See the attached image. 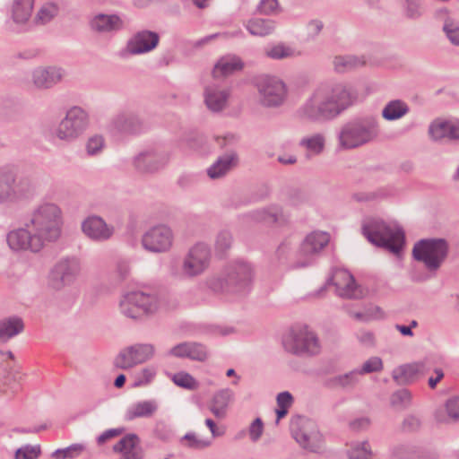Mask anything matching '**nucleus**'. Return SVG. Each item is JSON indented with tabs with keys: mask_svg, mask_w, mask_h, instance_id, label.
Masks as SVG:
<instances>
[{
	"mask_svg": "<svg viewBox=\"0 0 459 459\" xmlns=\"http://www.w3.org/2000/svg\"><path fill=\"white\" fill-rule=\"evenodd\" d=\"M357 98V92L345 84L322 85L299 108L297 116L313 123L331 121L351 107Z\"/></svg>",
	"mask_w": 459,
	"mask_h": 459,
	"instance_id": "1",
	"label": "nucleus"
},
{
	"mask_svg": "<svg viewBox=\"0 0 459 459\" xmlns=\"http://www.w3.org/2000/svg\"><path fill=\"white\" fill-rule=\"evenodd\" d=\"M24 226L30 228L44 246L45 242H55L61 235L62 211L55 204H42L33 210Z\"/></svg>",
	"mask_w": 459,
	"mask_h": 459,
	"instance_id": "2",
	"label": "nucleus"
},
{
	"mask_svg": "<svg viewBox=\"0 0 459 459\" xmlns=\"http://www.w3.org/2000/svg\"><path fill=\"white\" fill-rule=\"evenodd\" d=\"M253 270L249 264H229L221 276L211 278L209 288L216 293H247L251 289Z\"/></svg>",
	"mask_w": 459,
	"mask_h": 459,
	"instance_id": "3",
	"label": "nucleus"
},
{
	"mask_svg": "<svg viewBox=\"0 0 459 459\" xmlns=\"http://www.w3.org/2000/svg\"><path fill=\"white\" fill-rule=\"evenodd\" d=\"M379 134L377 119L372 116L355 117L345 123L338 134L342 148L355 149L372 142Z\"/></svg>",
	"mask_w": 459,
	"mask_h": 459,
	"instance_id": "4",
	"label": "nucleus"
},
{
	"mask_svg": "<svg viewBox=\"0 0 459 459\" xmlns=\"http://www.w3.org/2000/svg\"><path fill=\"white\" fill-rule=\"evenodd\" d=\"M362 235L372 245L399 255L405 246V233L402 228L393 230L382 220H371L361 228Z\"/></svg>",
	"mask_w": 459,
	"mask_h": 459,
	"instance_id": "5",
	"label": "nucleus"
},
{
	"mask_svg": "<svg viewBox=\"0 0 459 459\" xmlns=\"http://www.w3.org/2000/svg\"><path fill=\"white\" fill-rule=\"evenodd\" d=\"M36 186L29 177H17L8 168H0V204H16L31 199Z\"/></svg>",
	"mask_w": 459,
	"mask_h": 459,
	"instance_id": "6",
	"label": "nucleus"
},
{
	"mask_svg": "<svg viewBox=\"0 0 459 459\" xmlns=\"http://www.w3.org/2000/svg\"><path fill=\"white\" fill-rule=\"evenodd\" d=\"M449 254V244L442 238H421L417 241L411 251L412 258L423 263L430 273H436Z\"/></svg>",
	"mask_w": 459,
	"mask_h": 459,
	"instance_id": "7",
	"label": "nucleus"
},
{
	"mask_svg": "<svg viewBox=\"0 0 459 459\" xmlns=\"http://www.w3.org/2000/svg\"><path fill=\"white\" fill-rule=\"evenodd\" d=\"M282 345L286 351L299 357H313L321 351L317 335L307 325L292 326L282 336Z\"/></svg>",
	"mask_w": 459,
	"mask_h": 459,
	"instance_id": "8",
	"label": "nucleus"
},
{
	"mask_svg": "<svg viewBox=\"0 0 459 459\" xmlns=\"http://www.w3.org/2000/svg\"><path fill=\"white\" fill-rule=\"evenodd\" d=\"M121 313L128 318L143 319L154 314L158 309L155 295L134 290L126 293L120 300Z\"/></svg>",
	"mask_w": 459,
	"mask_h": 459,
	"instance_id": "9",
	"label": "nucleus"
},
{
	"mask_svg": "<svg viewBox=\"0 0 459 459\" xmlns=\"http://www.w3.org/2000/svg\"><path fill=\"white\" fill-rule=\"evenodd\" d=\"M88 125L89 117L86 111L78 106H74L59 123L56 135L58 139L70 143L82 134Z\"/></svg>",
	"mask_w": 459,
	"mask_h": 459,
	"instance_id": "10",
	"label": "nucleus"
},
{
	"mask_svg": "<svg viewBox=\"0 0 459 459\" xmlns=\"http://www.w3.org/2000/svg\"><path fill=\"white\" fill-rule=\"evenodd\" d=\"M255 85L260 94V101L265 107H278L285 98V84L279 79L269 75L255 78Z\"/></svg>",
	"mask_w": 459,
	"mask_h": 459,
	"instance_id": "11",
	"label": "nucleus"
},
{
	"mask_svg": "<svg viewBox=\"0 0 459 459\" xmlns=\"http://www.w3.org/2000/svg\"><path fill=\"white\" fill-rule=\"evenodd\" d=\"M81 271L79 260L65 257L59 260L51 269L48 275L49 285L59 290L74 282Z\"/></svg>",
	"mask_w": 459,
	"mask_h": 459,
	"instance_id": "12",
	"label": "nucleus"
},
{
	"mask_svg": "<svg viewBox=\"0 0 459 459\" xmlns=\"http://www.w3.org/2000/svg\"><path fill=\"white\" fill-rule=\"evenodd\" d=\"M169 154L160 147L151 148L140 152L134 158L135 170L141 174H152L165 168Z\"/></svg>",
	"mask_w": 459,
	"mask_h": 459,
	"instance_id": "13",
	"label": "nucleus"
},
{
	"mask_svg": "<svg viewBox=\"0 0 459 459\" xmlns=\"http://www.w3.org/2000/svg\"><path fill=\"white\" fill-rule=\"evenodd\" d=\"M154 354L152 344L137 343L121 351L114 360V365L122 369H128L137 364L150 359Z\"/></svg>",
	"mask_w": 459,
	"mask_h": 459,
	"instance_id": "14",
	"label": "nucleus"
},
{
	"mask_svg": "<svg viewBox=\"0 0 459 459\" xmlns=\"http://www.w3.org/2000/svg\"><path fill=\"white\" fill-rule=\"evenodd\" d=\"M9 247L13 251H30L39 253L43 247L41 240L33 233L30 228L24 225L22 228L11 230L6 236Z\"/></svg>",
	"mask_w": 459,
	"mask_h": 459,
	"instance_id": "15",
	"label": "nucleus"
},
{
	"mask_svg": "<svg viewBox=\"0 0 459 459\" xmlns=\"http://www.w3.org/2000/svg\"><path fill=\"white\" fill-rule=\"evenodd\" d=\"M172 238V231L167 226H154L143 234L142 244L146 250L161 253L169 249Z\"/></svg>",
	"mask_w": 459,
	"mask_h": 459,
	"instance_id": "16",
	"label": "nucleus"
},
{
	"mask_svg": "<svg viewBox=\"0 0 459 459\" xmlns=\"http://www.w3.org/2000/svg\"><path fill=\"white\" fill-rule=\"evenodd\" d=\"M210 249L205 244H196L185 258L183 272L188 276H196L202 273L208 266Z\"/></svg>",
	"mask_w": 459,
	"mask_h": 459,
	"instance_id": "17",
	"label": "nucleus"
},
{
	"mask_svg": "<svg viewBox=\"0 0 459 459\" xmlns=\"http://www.w3.org/2000/svg\"><path fill=\"white\" fill-rule=\"evenodd\" d=\"M82 230L90 239L96 242L108 240L114 234V227L107 224L103 218L98 215L88 216L82 222Z\"/></svg>",
	"mask_w": 459,
	"mask_h": 459,
	"instance_id": "18",
	"label": "nucleus"
},
{
	"mask_svg": "<svg viewBox=\"0 0 459 459\" xmlns=\"http://www.w3.org/2000/svg\"><path fill=\"white\" fill-rule=\"evenodd\" d=\"M160 42V35L152 30H143L136 32L126 44V50L131 55H141L153 50Z\"/></svg>",
	"mask_w": 459,
	"mask_h": 459,
	"instance_id": "19",
	"label": "nucleus"
},
{
	"mask_svg": "<svg viewBox=\"0 0 459 459\" xmlns=\"http://www.w3.org/2000/svg\"><path fill=\"white\" fill-rule=\"evenodd\" d=\"M429 372L424 361H417L399 366L392 372L393 379L402 385H411Z\"/></svg>",
	"mask_w": 459,
	"mask_h": 459,
	"instance_id": "20",
	"label": "nucleus"
},
{
	"mask_svg": "<svg viewBox=\"0 0 459 459\" xmlns=\"http://www.w3.org/2000/svg\"><path fill=\"white\" fill-rule=\"evenodd\" d=\"M311 422L300 415L293 416L290 422V430L292 437L305 449L311 452H317L318 445L310 443V436L307 432V427Z\"/></svg>",
	"mask_w": 459,
	"mask_h": 459,
	"instance_id": "21",
	"label": "nucleus"
},
{
	"mask_svg": "<svg viewBox=\"0 0 459 459\" xmlns=\"http://www.w3.org/2000/svg\"><path fill=\"white\" fill-rule=\"evenodd\" d=\"M140 443L136 434H126L113 446V451L121 454L119 459H143V451Z\"/></svg>",
	"mask_w": 459,
	"mask_h": 459,
	"instance_id": "22",
	"label": "nucleus"
},
{
	"mask_svg": "<svg viewBox=\"0 0 459 459\" xmlns=\"http://www.w3.org/2000/svg\"><path fill=\"white\" fill-rule=\"evenodd\" d=\"M109 127L120 134H137L142 132L143 124L134 114L122 112L111 119Z\"/></svg>",
	"mask_w": 459,
	"mask_h": 459,
	"instance_id": "23",
	"label": "nucleus"
},
{
	"mask_svg": "<svg viewBox=\"0 0 459 459\" xmlns=\"http://www.w3.org/2000/svg\"><path fill=\"white\" fill-rule=\"evenodd\" d=\"M90 28L98 33H109L124 29L125 23L117 14L98 13L90 21Z\"/></svg>",
	"mask_w": 459,
	"mask_h": 459,
	"instance_id": "24",
	"label": "nucleus"
},
{
	"mask_svg": "<svg viewBox=\"0 0 459 459\" xmlns=\"http://www.w3.org/2000/svg\"><path fill=\"white\" fill-rule=\"evenodd\" d=\"M245 66L242 59L236 55H226L221 56L213 67L214 77H227L243 70Z\"/></svg>",
	"mask_w": 459,
	"mask_h": 459,
	"instance_id": "25",
	"label": "nucleus"
},
{
	"mask_svg": "<svg viewBox=\"0 0 459 459\" xmlns=\"http://www.w3.org/2000/svg\"><path fill=\"white\" fill-rule=\"evenodd\" d=\"M329 242V235L324 232L308 234L299 247L302 255L308 256L320 252Z\"/></svg>",
	"mask_w": 459,
	"mask_h": 459,
	"instance_id": "26",
	"label": "nucleus"
},
{
	"mask_svg": "<svg viewBox=\"0 0 459 459\" xmlns=\"http://www.w3.org/2000/svg\"><path fill=\"white\" fill-rule=\"evenodd\" d=\"M61 79V70L56 67L38 68L33 72V82L38 88H51Z\"/></svg>",
	"mask_w": 459,
	"mask_h": 459,
	"instance_id": "27",
	"label": "nucleus"
},
{
	"mask_svg": "<svg viewBox=\"0 0 459 459\" xmlns=\"http://www.w3.org/2000/svg\"><path fill=\"white\" fill-rule=\"evenodd\" d=\"M23 319L18 316H8L0 320V342H6L24 331Z\"/></svg>",
	"mask_w": 459,
	"mask_h": 459,
	"instance_id": "28",
	"label": "nucleus"
},
{
	"mask_svg": "<svg viewBox=\"0 0 459 459\" xmlns=\"http://www.w3.org/2000/svg\"><path fill=\"white\" fill-rule=\"evenodd\" d=\"M238 163V155L235 152L226 153L218 158V160L207 169V174L211 178H219L224 176Z\"/></svg>",
	"mask_w": 459,
	"mask_h": 459,
	"instance_id": "29",
	"label": "nucleus"
},
{
	"mask_svg": "<svg viewBox=\"0 0 459 459\" xmlns=\"http://www.w3.org/2000/svg\"><path fill=\"white\" fill-rule=\"evenodd\" d=\"M158 410L157 403L153 400L142 401L131 405L126 411L125 419L128 421L136 418H150Z\"/></svg>",
	"mask_w": 459,
	"mask_h": 459,
	"instance_id": "30",
	"label": "nucleus"
},
{
	"mask_svg": "<svg viewBox=\"0 0 459 459\" xmlns=\"http://www.w3.org/2000/svg\"><path fill=\"white\" fill-rule=\"evenodd\" d=\"M232 396L233 392L229 388L214 394L209 409L216 418L222 419L226 416L227 407Z\"/></svg>",
	"mask_w": 459,
	"mask_h": 459,
	"instance_id": "31",
	"label": "nucleus"
},
{
	"mask_svg": "<svg viewBox=\"0 0 459 459\" xmlns=\"http://www.w3.org/2000/svg\"><path fill=\"white\" fill-rule=\"evenodd\" d=\"M435 419L440 423L449 420L459 421V397L449 398L445 403V409H437L435 411Z\"/></svg>",
	"mask_w": 459,
	"mask_h": 459,
	"instance_id": "32",
	"label": "nucleus"
},
{
	"mask_svg": "<svg viewBox=\"0 0 459 459\" xmlns=\"http://www.w3.org/2000/svg\"><path fill=\"white\" fill-rule=\"evenodd\" d=\"M410 111L408 104L402 100H393L385 104L382 109V117L386 121H394L402 118Z\"/></svg>",
	"mask_w": 459,
	"mask_h": 459,
	"instance_id": "33",
	"label": "nucleus"
},
{
	"mask_svg": "<svg viewBox=\"0 0 459 459\" xmlns=\"http://www.w3.org/2000/svg\"><path fill=\"white\" fill-rule=\"evenodd\" d=\"M246 29L253 36L264 37L275 29V22L268 18H252L246 24Z\"/></svg>",
	"mask_w": 459,
	"mask_h": 459,
	"instance_id": "34",
	"label": "nucleus"
},
{
	"mask_svg": "<svg viewBox=\"0 0 459 459\" xmlns=\"http://www.w3.org/2000/svg\"><path fill=\"white\" fill-rule=\"evenodd\" d=\"M258 218L266 223L283 225L289 221V216L283 212L279 205H271L258 212Z\"/></svg>",
	"mask_w": 459,
	"mask_h": 459,
	"instance_id": "35",
	"label": "nucleus"
},
{
	"mask_svg": "<svg viewBox=\"0 0 459 459\" xmlns=\"http://www.w3.org/2000/svg\"><path fill=\"white\" fill-rule=\"evenodd\" d=\"M343 277L347 281L343 287H341L339 283H334L337 288L342 289L341 296L355 299H360L362 297V290L360 287L356 283L353 275L349 273H343ZM333 277H330L326 283L333 284Z\"/></svg>",
	"mask_w": 459,
	"mask_h": 459,
	"instance_id": "36",
	"label": "nucleus"
},
{
	"mask_svg": "<svg viewBox=\"0 0 459 459\" xmlns=\"http://www.w3.org/2000/svg\"><path fill=\"white\" fill-rule=\"evenodd\" d=\"M34 0H14L13 20L15 23H26L31 16Z\"/></svg>",
	"mask_w": 459,
	"mask_h": 459,
	"instance_id": "37",
	"label": "nucleus"
},
{
	"mask_svg": "<svg viewBox=\"0 0 459 459\" xmlns=\"http://www.w3.org/2000/svg\"><path fill=\"white\" fill-rule=\"evenodd\" d=\"M333 64L338 73H344L363 66L366 61L363 57H358L356 56H335Z\"/></svg>",
	"mask_w": 459,
	"mask_h": 459,
	"instance_id": "38",
	"label": "nucleus"
},
{
	"mask_svg": "<svg viewBox=\"0 0 459 459\" xmlns=\"http://www.w3.org/2000/svg\"><path fill=\"white\" fill-rule=\"evenodd\" d=\"M228 93L225 91H205V103L209 109L212 111H221L226 105Z\"/></svg>",
	"mask_w": 459,
	"mask_h": 459,
	"instance_id": "39",
	"label": "nucleus"
},
{
	"mask_svg": "<svg viewBox=\"0 0 459 459\" xmlns=\"http://www.w3.org/2000/svg\"><path fill=\"white\" fill-rule=\"evenodd\" d=\"M450 119L443 120L440 118L435 119L429 126V134L434 141H439L444 138L450 140Z\"/></svg>",
	"mask_w": 459,
	"mask_h": 459,
	"instance_id": "40",
	"label": "nucleus"
},
{
	"mask_svg": "<svg viewBox=\"0 0 459 459\" xmlns=\"http://www.w3.org/2000/svg\"><path fill=\"white\" fill-rule=\"evenodd\" d=\"M325 137L321 134H316L310 137L302 138L299 145L306 147L314 154H320L325 148Z\"/></svg>",
	"mask_w": 459,
	"mask_h": 459,
	"instance_id": "41",
	"label": "nucleus"
},
{
	"mask_svg": "<svg viewBox=\"0 0 459 459\" xmlns=\"http://www.w3.org/2000/svg\"><path fill=\"white\" fill-rule=\"evenodd\" d=\"M442 30L452 45L459 46V22L447 17Z\"/></svg>",
	"mask_w": 459,
	"mask_h": 459,
	"instance_id": "42",
	"label": "nucleus"
},
{
	"mask_svg": "<svg viewBox=\"0 0 459 459\" xmlns=\"http://www.w3.org/2000/svg\"><path fill=\"white\" fill-rule=\"evenodd\" d=\"M180 442L187 448L194 450H202L209 447L212 445V442L210 440L200 439L193 432H188L185 434L181 437Z\"/></svg>",
	"mask_w": 459,
	"mask_h": 459,
	"instance_id": "43",
	"label": "nucleus"
},
{
	"mask_svg": "<svg viewBox=\"0 0 459 459\" xmlns=\"http://www.w3.org/2000/svg\"><path fill=\"white\" fill-rule=\"evenodd\" d=\"M359 371L357 369L351 370L343 375H339L331 379L333 385H338L343 388L353 387L359 381Z\"/></svg>",
	"mask_w": 459,
	"mask_h": 459,
	"instance_id": "44",
	"label": "nucleus"
},
{
	"mask_svg": "<svg viewBox=\"0 0 459 459\" xmlns=\"http://www.w3.org/2000/svg\"><path fill=\"white\" fill-rule=\"evenodd\" d=\"M172 380L176 385L187 390H195L198 387L195 377L184 371L174 374Z\"/></svg>",
	"mask_w": 459,
	"mask_h": 459,
	"instance_id": "45",
	"label": "nucleus"
},
{
	"mask_svg": "<svg viewBox=\"0 0 459 459\" xmlns=\"http://www.w3.org/2000/svg\"><path fill=\"white\" fill-rule=\"evenodd\" d=\"M371 455L372 452L368 441L358 443L348 451L349 459H371Z\"/></svg>",
	"mask_w": 459,
	"mask_h": 459,
	"instance_id": "46",
	"label": "nucleus"
},
{
	"mask_svg": "<svg viewBox=\"0 0 459 459\" xmlns=\"http://www.w3.org/2000/svg\"><path fill=\"white\" fill-rule=\"evenodd\" d=\"M265 54L272 59L279 60L292 56L294 50L291 48L285 46L284 44H278L266 49Z\"/></svg>",
	"mask_w": 459,
	"mask_h": 459,
	"instance_id": "47",
	"label": "nucleus"
},
{
	"mask_svg": "<svg viewBox=\"0 0 459 459\" xmlns=\"http://www.w3.org/2000/svg\"><path fill=\"white\" fill-rule=\"evenodd\" d=\"M84 449V446L81 444H74L64 449H57L53 454L52 456L56 459H67L74 458L79 455Z\"/></svg>",
	"mask_w": 459,
	"mask_h": 459,
	"instance_id": "48",
	"label": "nucleus"
},
{
	"mask_svg": "<svg viewBox=\"0 0 459 459\" xmlns=\"http://www.w3.org/2000/svg\"><path fill=\"white\" fill-rule=\"evenodd\" d=\"M208 357L206 347L199 342H189L187 359L204 361Z\"/></svg>",
	"mask_w": 459,
	"mask_h": 459,
	"instance_id": "49",
	"label": "nucleus"
},
{
	"mask_svg": "<svg viewBox=\"0 0 459 459\" xmlns=\"http://www.w3.org/2000/svg\"><path fill=\"white\" fill-rule=\"evenodd\" d=\"M383 369V361L379 357H371L366 360L361 368L357 369L359 375L380 372Z\"/></svg>",
	"mask_w": 459,
	"mask_h": 459,
	"instance_id": "50",
	"label": "nucleus"
},
{
	"mask_svg": "<svg viewBox=\"0 0 459 459\" xmlns=\"http://www.w3.org/2000/svg\"><path fill=\"white\" fill-rule=\"evenodd\" d=\"M291 250V242L288 239L283 240L278 247L275 252V258L279 265H285L288 264L289 256Z\"/></svg>",
	"mask_w": 459,
	"mask_h": 459,
	"instance_id": "51",
	"label": "nucleus"
},
{
	"mask_svg": "<svg viewBox=\"0 0 459 459\" xmlns=\"http://www.w3.org/2000/svg\"><path fill=\"white\" fill-rule=\"evenodd\" d=\"M40 454L41 451L39 446L27 445L16 450L15 459H38Z\"/></svg>",
	"mask_w": 459,
	"mask_h": 459,
	"instance_id": "52",
	"label": "nucleus"
},
{
	"mask_svg": "<svg viewBox=\"0 0 459 459\" xmlns=\"http://www.w3.org/2000/svg\"><path fill=\"white\" fill-rule=\"evenodd\" d=\"M423 14L420 0H405V15L408 19L417 20Z\"/></svg>",
	"mask_w": 459,
	"mask_h": 459,
	"instance_id": "53",
	"label": "nucleus"
},
{
	"mask_svg": "<svg viewBox=\"0 0 459 459\" xmlns=\"http://www.w3.org/2000/svg\"><path fill=\"white\" fill-rule=\"evenodd\" d=\"M232 243V236L230 232L227 230H223L219 233L216 239V250L219 253H225L230 247Z\"/></svg>",
	"mask_w": 459,
	"mask_h": 459,
	"instance_id": "54",
	"label": "nucleus"
},
{
	"mask_svg": "<svg viewBox=\"0 0 459 459\" xmlns=\"http://www.w3.org/2000/svg\"><path fill=\"white\" fill-rule=\"evenodd\" d=\"M104 146V139L100 135H94L91 137L86 143V150L88 154L95 155L99 153Z\"/></svg>",
	"mask_w": 459,
	"mask_h": 459,
	"instance_id": "55",
	"label": "nucleus"
},
{
	"mask_svg": "<svg viewBox=\"0 0 459 459\" xmlns=\"http://www.w3.org/2000/svg\"><path fill=\"white\" fill-rule=\"evenodd\" d=\"M264 431V422L261 418H256L253 420L249 427V437L253 442L260 439Z\"/></svg>",
	"mask_w": 459,
	"mask_h": 459,
	"instance_id": "56",
	"label": "nucleus"
},
{
	"mask_svg": "<svg viewBox=\"0 0 459 459\" xmlns=\"http://www.w3.org/2000/svg\"><path fill=\"white\" fill-rule=\"evenodd\" d=\"M411 401V392L408 389H401L392 394L391 402L394 405L406 404Z\"/></svg>",
	"mask_w": 459,
	"mask_h": 459,
	"instance_id": "57",
	"label": "nucleus"
},
{
	"mask_svg": "<svg viewBox=\"0 0 459 459\" xmlns=\"http://www.w3.org/2000/svg\"><path fill=\"white\" fill-rule=\"evenodd\" d=\"M420 420L414 415L407 416L403 421V429L407 432H414L420 429Z\"/></svg>",
	"mask_w": 459,
	"mask_h": 459,
	"instance_id": "58",
	"label": "nucleus"
},
{
	"mask_svg": "<svg viewBox=\"0 0 459 459\" xmlns=\"http://www.w3.org/2000/svg\"><path fill=\"white\" fill-rule=\"evenodd\" d=\"M278 7L277 0H261L259 4L257 5V11L260 13L264 14H271L273 13Z\"/></svg>",
	"mask_w": 459,
	"mask_h": 459,
	"instance_id": "59",
	"label": "nucleus"
},
{
	"mask_svg": "<svg viewBox=\"0 0 459 459\" xmlns=\"http://www.w3.org/2000/svg\"><path fill=\"white\" fill-rule=\"evenodd\" d=\"M124 429H109L98 437L97 443L99 446H101L105 444L108 439L121 435Z\"/></svg>",
	"mask_w": 459,
	"mask_h": 459,
	"instance_id": "60",
	"label": "nucleus"
},
{
	"mask_svg": "<svg viewBox=\"0 0 459 459\" xmlns=\"http://www.w3.org/2000/svg\"><path fill=\"white\" fill-rule=\"evenodd\" d=\"M189 342H184L177 344L169 351V355L177 358H187Z\"/></svg>",
	"mask_w": 459,
	"mask_h": 459,
	"instance_id": "61",
	"label": "nucleus"
},
{
	"mask_svg": "<svg viewBox=\"0 0 459 459\" xmlns=\"http://www.w3.org/2000/svg\"><path fill=\"white\" fill-rule=\"evenodd\" d=\"M276 402L278 407H286L290 409L293 403V396L290 392L284 391L278 394Z\"/></svg>",
	"mask_w": 459,
	"mask_h": 459,
	"instance_id": "62",
	"label": "nucleus"
},
{
	"mask_svg": "<svg viewBox=\"0 0 459 459\" xmlns=\"http://www.w3.org/2000/svg\"><path fill=\"white\" fill-rule=\"evenodd\" d=\"M450 131V140L459 141V118H452L450 119V127L448 128Z\"/></svg>",
	"mask_w": 459,
	"mask_h": 459,
	"instance_id": "63",
	"label": "nucleus"
},
{
	"mask_svg": "<svg viewBox=\"0 0 459 459\" xmlns=\"http://www.w3.org/2000/svg\"><path fill=\"white\" fill-rule=\"evenodd\" d=\"M434 373L436 377H430L428 380V385L430 389H435L437 385V384L443 379L444 377V371L441 368H435Z\"/></svg>",
	"mask_w": 459,
	"mask_h": 459,
	"instance_id": "64",
	"label": "nucleus"
}]
</instances>
